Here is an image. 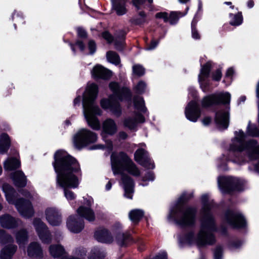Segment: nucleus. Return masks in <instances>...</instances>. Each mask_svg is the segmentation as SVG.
<instances>
[{
	"mask_svg": "<svg viewBox=\"0 0 259 259\" xmlns=\"http://www.w3.org/2000/svg\"><path fill=\"white\" fill-rule=\"evenodd\" d=\"M53 166L56 173L57 186L64 189L68 201L74 200L75 193L69 189L78 188L81 170L78 161L63 150L57 151L54 155Z\"/></svg>",
	"mask_w": 259,
	"mask_h": 259,
	"instance_id": "nucleus-1",
	"label": "nucleus"
},
{
	"mask_svg": "<svg viewBox=\"0 0 259 259\" xmlns=\"http://www.w3.org/2000/svg\"><path fill=\"white\" fill-rule=\"evenodd\" d=\"M201 202L202 208L201 211L200 230L197 235L193 232H190L185 238L187 243L196 244L198 246L211 244L215 242L214 236L211 233L214 227L213 218L210 212L212 200H209L208 194H204L201 196Z\"/></svg>",
	"mask_w": 259,
	"mask_h": 259,
	"instance_id": "nucleus-2",
	"label": "nucleus"
},
{
	"mask_svg": "<svg viewBox=\"0 0 259 259\" xmlns=\"http://www.w3.org/2000/svg\"><path fill=\"white\" fill-rule=\"evenodd\" d=\"M98 92L97 85L95 83H89L83 93L82 99L84 118L88 125L95 130H99L101 127L99 120L96 117L102 114L101 109L95 103Z\"/></svg>",
	"mask_w": 259,
	"mask_h": 259,
	"instance_id": "nucleus-3",
	"label": "nucleus"
},
{
	"mask_svg": "<svg viewBox=\"0 0 259 259\" xmlns=\"http://www.w3.org/2000/svg\"><path fill=\"white\" fill-rule=\"evenodd\" d=\"M109 88L113 92V95L108 99H102L100 104L103 109L109 110L115 115L118 116L121 112L119 101L130 97L131 92L127 88L120 89L118 84L115 82H111L109 84Z\"/></svg>",
	"mask_w": 259,
	"mask_h": 259,
	"instance_id": "nucleus-4",
	"label": "nucleus"
},
{
	"mask_svg": "<svg viewBox=\"0 0 259 259\" xmlns=\"http://www.w3.org/2000/svg\"><path fill=\"white\" fill-rule=\"evenodd\" d=\"M111 164L114 175L121 174L124 170L135 177L140 175L138 167L124 152L112 153L111 155Z\"/></svg>",
	"mask_w": 259,
	"mask_h": 259,
	"instance_id": "nucleus-5",
	"label": "nucleus"
},
{
	"mask_svg": "<svg viewBox=\"0 0 259 259\" xmlns=\"http://www.w3.org/2000/svg\"><path fill=\"white\" fill-rule=\"evenodd\" d=\"M3 190L5 193L7 201L10 204H14L22 216L25 218H29L33 215L34 210L29 200L21 199L15 201L16 192L9 184H4Z\"/></svg>",
	"mask_w": 259,
	"mask_h": 259,
	"instance_id": "nucleus-6",
	"label": "nucleus"
},
{
	"mask_svg": "<svg viewBox=\"0 0 259 259\" xmlns=\"http://www.w3.org/2000/svg\"><path fill=\"white\" fill-rule=\"evenodd\" d=\"M98 136L96 133L88 128H82L73 136V142L76 148L80 149L96 142Z\"/></svg>",
	"mask_w": 259,
	"mask_h": 259,
	"instance_id": "nucleus-7",
	"label": "nucleus"
},
{
	"mask_svg": "<svg viewBox=\"0 0 259 259\" xmlns=\"http://www.w3.org/2000/svg\"><path fill=\"white\" fill-rule=\"evenodd\" d=\"M117 125L115 121L112 119L109 118L105 120L102 123V132L101 136L106 142V147L109 150H112L113 145L110 141H106L107 136H112L117 132Z\"/></svg>",
	"mask_w": 259,
	"mask_h": 259,
	"instance_id": "nucleus-8",
	"label": "nucleus"
},
{
	"mask_svg": "<svg viewBox=\"0 0 259 259\" xmlns=\"http://www.w3.org/2000/svg\"><path fill=\"white\" fill-rule=\"evenodd\" d=\"M45 219L52 226H59L62 223V215L60 210L55 207H48L44 211Z\"/></svg>",
	"mask_w": 259,
	"mask_h": 259,
	"instance_id": "nucleus-9",
	"label": "nucleus"
},
{
	"mask_svg": "<svg viewBox=\"0 0 259 259\" xmlns=\"http://www.w3.org/2000/svg\"><path fill=\"white\" fill-rule=\"evenodd\" d=\"M247 225L244 216L238 211L228 210V226L234 229H244Z\"/></svg>",
	"mask_w": 259,
	"mask_h": 259,
	"instance_id": "nucleus-10",
	"label": "nucleus"
},
{
	"mask_svg": "<svg viewBox=\"0 0 259 259\" xmlns=\"http://www.w3.org/2000/svg\"><path fill=\"white\" fill-rule=\"evenodd\" d=\"M33 226L42 242L49 243L51 241V234L47 226L39 219H35Z\"/></svg>",
	"mask_w": 259,
	"mask_h": 259,
	"instance_id": "nucleus-11",
	"label": "nucleus"
},
{
	"mask_svg": "<svg viewBox=\"0 0 259 259\" xmlns=\"http://www.w3.org/2000/svg\"><path fill=\"white\" fill-rule=\"evenodd\" d=\"M246 136L242 131H239L236 133V138L237 140L238 146L237 149L241 151L246 149H250L253 154H257L259 155V146H255L256 142L254 141H250L247 145H244V141Z\"/></svg>",
	"mask_w": 259,
	"mask_h": 259,
	"instance_id": "nucleus-12",
	"label": "nucleus"
},
{
	"mask_svg": "<svg viewBox=\"0 0 259 259\" xmlns=\"http://www.w3.org/2000/svg\"><path fill=\"white\" fill-rule=\"evenodd\" d=\"M185 114L189 121L196 122L201 115V111L198 103L195 101L190 102L185 108Z\"/></svg>",
	"mask_w": 259,
	"mask_h": 259,
	"instance_id": "nucleus-13",
	"label": "nucleus"
},
{
	"mask_svg": "<svg viewBox=\"0 0 259 259\" xmlns=\"http://www.w3.org/2000/svg\"><path fill=\"white\" fill-rule=\"evenodd\" d=\"M135 160L142 166L153 169L154 164L153 161L149 158L147 151L143 148L138 149L135 153Z\"/></svg>",
	"mask_w": 259,
	"mask_h": 259,
	"instance_id": "nucleus-14",
	"label": "nucleus"
},
{
	"mask_svg": "<svg viewBox=\"0 0 259 259\" xmlns=\"http://www.w3.org/2000/svg\"><path fill=\"white\" fill-rule=\"evenodd\" d=\"M196 209L194 208H187L182 216L177 220V223L181 226H188L193 224L195 221Z\"/></svg>",
	"mask_w": 259,
	"mask_h": 259,
	"instance_id": "nucleus-15",
	"label": "nucleus"
},
{
	"mask_svg": "<svg viewBox=\"0 0 259 259\" xmlns=\"http://www.w3.org/2000/svg\"><path fill=\"white\" fill-rule=\"evenodd\" d=\"M6 239H7V242L1 250L0 256L1 259H11L16 252L17 247L11 243L13 239L10 236L7 235Z\"/></svg>",
	"mask_w": 259,
	"mask_h": 259,
	"instance_id": "nucleus-16",
	"label": "nucleus"
},
{
	"mask_svg": "<svg viewBox=\"0 0 259 259\" xmlns=\"http://www.w3.org/2000/svg\"><path fill=\"white\" fill-rule=\"evenodd\" d=\"M67 227L68 230L73 233H78L84 227L82 222L77 215H72L67 220Z\"/></svg>",
	"mask_w": 259,
	"mask_h": 259,
	"instance_id": "nucleus-17",
	"label": "nucleus"
},
{
	"mask_svg": "<svg viewBox=\"0 0 259 259\" xmlns=\"http://www.w3.org/2000/svg\"><path fill=\"white\" fill-rule=\"evenodd\" d=\"M243 190V183L237 179L228 178V195H235Z\"/></svg>",
	"mask_w": 259,
	"mask_h": 259,
	"instance_id": "nucleus-18",
	"label": "nucleus"
},
{
	"mask_svg": "<svg viewBox=\"0 0 259 259\" xmlns=\"http://www.w3.org/2000/svg\"><path fill=\"white\" fill-rule=\"evenodd\" d=\"M212 68V63L207 62L202 66L200 73L198 75V80L201 88L204 91H205V79L208 77L211 68Z\"/></svg>",
	"mask_w": 259,
	"mask_h": 259,
	"instance_id": "nucleus-19",
	"label": "nucleus"
},
{
	"mask_svg": "<svg viewBox=\"0 0 259 259\" xmlns=\"http://www.w3.org/2000/svg\"><path fill=\"white\" fill-rule=\"evenodd\" d=\"M92 75L96 78L108 79L112 76V72L102 66L97 65L93 68Z\"/></svg>",
	"mask_w": 259,
	"mask_h": 259,
	"instance_id": "nucleus-20",
	"label": "nucleus"
},
{
	"mask_svg": "<svg viewBox=\"0 0 259 259\" xmlns=\"http://www.w3.org/2000/svg\"><path fill=\"white\" fill-rule=\"evenodd\" d=\"M122 185L124 190L125 196L132 199L134 192V183L132 178L128 176H123L122 178Z\"/></svg>",
	"mask_w": 259,
	"mask_h": 259,
	"instance_id": "nucleus-21",
	"label": "nucleus"
},
{
	"mask_svg": "<svg viewBox=\"0 0 259 259\" xmlns=\"http://www.w3.org/2000/svg\"><path fill=\"white\" fill-rule=\"evenodd\" d=\"M215 122L218 128L222 131L227 127V111L225 110L219 111L215 116Z\"/></svg>",
	"mask_w": 259,
	"mask_h": 259,
	"instance_id": "nucleus-22",
	"label": "nucleus"
},
{
	"mask_svg": "<svg viewBox=\"0 0 259 259\" xmlns=\"http://www.w3.org/2000/svg\"><path fill=\"white\" fill-rule=\"evenodd\" d=\"M230 9L232 12H229L230 18V24L233 26H237L240 25L243 21L242 16L241 13L238 12L237 10L234 9L233 6H230Z\"/></svg>",
	"mask_w": 259,
	"mask_h": 259,
	"instance_id": "nucleus-23",
	"label": "nucleus"
},
{
	"mask_svg": "<svg viewBox=\"0 0 259 259\" xmlns=\"http://www.w3.org/2000/svg\"><path fill=\"white\" fill-rule=\"evenodd\" d=\"M77 213L78 215L85 219L89 221H92L95 219V217L94 212L88 206H80L77 210Z\"/></svg>",
	"mask_w": 259,
	"mask_h": 259,
	"instance_id": "nucleus-24",
	"label": "nucleus"
},
{
	"mask_svg": "<svg viewBox=\"0 0 259 259\" xmlns=\"http://www.w3.org/2000/svg\"><path fill=\"white\" fill-rule=\"evenodd\" d=\"M28 255L29 256L33 257H41L42 256V251L39 245L33 242L29 244L27 249Z\"/></svg>",
	"mask_w": 259,
	"mask_h": 259,
	"instance_id": "nucleus-25",
	"label": "nucleus"
},
{
	"mask_svg": "<svg viewBox=\"0 0 259 259\" xmlns=\"http://www.w3.org/2000/svg\"><path fill=\"white\" fill-rule=\"evenodd\" d=\"M144 117L141 114H137L136 115L135 119L126 118L124 120L123 123L125 126L130 129H134L138 123L144 122Z\"/></svg>",
	"mask_w": 259,
	"mask_h": 259,
	"instance_id": "nucleus-26",
	"label": "nucleus"
},
{
	"mask_svg": "<svg viewBox=\"0 0 259 259\" xmlns=\"http://www.w3.org/2000/svg\"><path fill=\"white\" fill-rule=\"evenodd\" d=\"M95 238L96 239L101 242L110 243L113 239L109 231L106 229H103L98 231L95 233Z\"/></svg>",
	"mask_w": 259,
	"mask_h": 259,
	"instance_id": "nucleus-27",
	"label": "nucleus"
},
{
	"mask_svg": "<svg viewBox=\"0 0 259 259\" xmlns=\"http://www.w3.org/2000/svg\"><path fill=\"white\" fill-rule=\"evenodd\" d=\"M0 223L2 226L6 228H12L18 225V222L9 215H4L1 217Z\"/></svg>",
	"mask_w": 259,
	"mask_h": 259,
	"instance_id": "nucleus-28",
	"label": "nucleus"
},
{
	"mask_svg": "<svg viewBox=\"0 0 259 259\" xmlns=\"http://www.w3.org/2000/svg\"><path fill=\"white\" fill-rule=\"evenodd\" d=\"M12 179L15 185L18 187H24L26 184V179L23 172L21 171H17L12 176Z\"/></svg>",
	"mask_w": 259,
	"mask_h": 259,
	"instance_id": "nucleus-29",
	"label": "nucleus"
},
{
	"mask_svg": "<svg viewBox=\"0 0 259 259\" xmlns=\"http://www.w3.org/2000/svg\"><path fill=\"white\" fill-rule=\"evenodd\" d=\"M10 139L8 134L3 133L0 136V153L4 154L10 146Z\"/></svg>",
	"mask_w": 259,
	"mask_h": 259,
	"instance_id": "nucleus-30",
	"label": "nucleus"
},
{
	"mask_svg": "<svg viewBox=\"0 0 259 259\" xmlns=\"http://www.w3.org/2000/svg\"><path fill=\"white\" fill-rule=\"evenodd\" d=\"M20 162L17 158H8L4 164V168L6 170H12L19 167Z\"/></svg>",
	"mask_w": 259,
	"mask_h": 259,
	"instance_id": "nucleus-31",
	"label": "nucleus"
},
{
	"mask_svg": "<svg viewBox=\"0 0 259 259\" xmlns=\"http://www.w3.org/2000/svg\"><path fill=\"white\" fill-rule=\"evenodd\" d=\"M113 9L118 15H122L126 13L123 4L124 0H112Z\"/></svg>",
	"mask_w": 259,
	"mask_h": 259,
	"instance_id": "nucleus-32",
	"label": "nucleus"
},
{
	"mask_svg": "<svg viewBox=\"0 0 259 259\" xmlns=\"http://www.w3.org/2000/svg\"><path fill=\"white\" fill-rule=\"evenodd\" d=\"M144 214L141 209H134L129 212V218L133 223H137L143 218Z\"/></svg>",
	"mask_w": 259,
	"mask_h": 259,
	"instance_id": "nucleus-33",
	"label": "nucleus"
},
{
	"mask_svg": "<svg viewBox=\"0 0 259 259\" xmlns=\"http://www.w3.org/2000/svg\"><path fill=\"white\" fill-rule=\"evenodd\" d=\"M51 255L54 257H57L61 255L64 252L62 246L59 245H51L49 248Z\"/></svg>",
	"mask_w": 259,
	"mask_h": 259,
	"instance_id": "nucleus-34",
	"label": "nucleus"
},
{
	"mask_svg": "<svg viewBox=\"0 0 259 259\" xmlns=\"http://www.w3.org/2000/svg\"><path fill=\"white\" fill-rule=\"evenodd\" d=\"M188 8H187V11H188ZM187 11H186L184 13H182L180 12H171L168 16V21L170 23V24H175L178 21L180 17H183L187 14Z\"/></svg>",
	"mask_w": 259,
	"mask_h": 259,
	"instance_id": "nucleus-35",
	"label": "nucleus"
},
{
	"mask_svg": "<svg viewBox=\"0 0 259 259\" xmlns=\"http://www.w3.org/2000/svg\"><path fill=\"white\" fill-rule=\"evenodd\" d=\"M134 106L136 110L145 113L146 112V108L145 106V103L143 99L141 97L135 98L134 100Z\"/></svg>",
	"mask_w": 259,
	"mask_h": 259,
	"instance_id": "nucleus-36",
	"label": "nucleus"
},
{
	"mask_svg": "<svg viewBox=\"0 0 259 259\" xmlns=\"http://www.w3.org/2000/svg\"><path fill=\"white\" fill-rule=\"evenodd\" d=\"M215 104H224L227 100V93L224 92L213 94Z\"/></svg>",
	"mask_w": 259,
	"mask_h": 259,
	"instance_id": "nucleus-37",
	"label": "nucleus"
},
{
	"mask_svg": "<svg viewBox=\"0 0 259 259\" xmlns=\"http://www.w3.org/2000/svg\"><path fill=\"white\" fill-rule=\"evenodd\" d=\"M16 239L20 247L23 245L27 240V235L26 231L21 230L18 232L16 235Z\"/></svg>",
	"mask_w": 259,
	"mask_h": 259,
	"instance_id": "nucleus-38",
	"label": "nucleus"
},
{
	"mask_svg": "<svg viewBox=\"0 0 259 259\" xmlns=\"http://www.w3.org/2000/svg\"><path fill=\"white\" fill-rule=\"evenodd\" d=\"M201 103L202 107L204 108L208 107L213 104H215L213 94L204 97Z\"/></svg>",
	"mask_w": 259,
	"mask_h": 259,
	"instance_id": "nucleus-39",
	"label": "nucleus"
},
{
	"mask_svg": "<svg viewBox=\"0 0 259 259\" xmlns=\"http://www.w3.org/2000/svg\"><path fill=\"white\" fill-rule=\"evenodd\" d=\"M107 59L109 62L111 63L117 65L120 62V59L118 55L114 52L109 51L107 53Z\"/></svg>",
	"mask_w": 259,
	"mask_h": 259,
	"instance_id": "nucleus-40",
	"label": "nucleus"
},
{
	"mask_svg": "<svg viewBox=\"0 0 259 259\" xmlns=\"http://www.w3.org/2000/svg\"><path fill=\"white\" fill-rule=\"evenodd\" d=\"M226 182L227 178L225 176H220L218 179V186L223 194H225L227 192Z\"/></svg>",
	"mask_w": 259,
	"mask_h": 259,
	"instance_id": "nucleus-41",
	"label": "nucleus"
},
{
	"mask_svg": "<svg viewBox=\"0 0 259 259\" xmlns=\"http://www.w3.org/2000/svg\"><path fill=\"white\" fill-rule=\"evenodd\" d=\"M153 0H133L134 5L138 9H141L144 7V5L146 2L148 4H151Z\"/></svg>",
	"mask_w": 259,
	"mask_h": 259,
	"instance_id": "nucleus-42",
	"label": "nucleus"
},
{
	"mask_svg": "<svg viewBox=\"0 0 259 259\" xmlns=\"http://www.w3.org/2000/svg\"><path fill=\"white\" fill-rule=\"evenodd\" d=\"M133 71L134 74L141 76L144 74L145 69L141 65H135L133 67Z\"/></svg>",
	"mask_w": 259,
	"mask_h": 259,
	"instance_id": "nucleus-43",
	"label": "nucleus"
},
{
	"mask_svg": "<svg viewBox=\"0 0 259 259\" xmlns=\"http://www.w3.org/2000/svg\"><path fill=\"white\" fill-rule=\"evenodd\" d=\"M227 161V157L225 154H223L217 159L218 166L219 169L225 168Z\"/></svg>",
	"mask_w": 259,
	"mask_h": 259,
	"instance_id": "nucleus-44",
	"label": "nucleus"
},
{
	"mask_svg": "<svg viewBox=\"0 0 259 259\" xmlns=\"http://www.w3.org/2000/svg\"><path fill=\"white\" fill-rule=\"evenodd\" d=\"M196 23H197V22L195 21V19H194L193 20V21L192 22V24H191L192 36L194 39H198L200 38V36L195 28V26L196 25Z\"/></svg>",
	"mask_w": 259,
	"mask_h": 259,
	"instance_id": "nucleus-45",
	"label": "nucleus"
},
{
	"mask_svg": "<svg viewBox=\"0 0 259 259\" xmlns=\"http://www.w3.org/2000/svg\"><path fill=\"white\" fill-rule=\"evenodd\" d=\"M146 88V83L142 81H139L135 87L136 92L137 93L141 94L144 92Z\"/></svg>",
	"mask_w": 259,
	"mask_h": 259,
	"instance_id": "nucleus-46",
	"label": "nucleus"
},
{
	"mask_svg": "<svg viewBox=\"0 0 259 259\" xmlns=\"http://www.w3.org/2000/svg\"><path fill=\"white\" fill-rule=\"evenodd\" d=\"M247 134L249 135L252 136H259V131L257 128L255 127H252L250 125V123L248 124L247 128Z\"/></svg>",
	"mask_w": 259,
	"mask_h": 259,
	"instance_id": "nucleus-47",
	"label": "nucleus"
},
{
	"mask_svg": "<svg viewBox=\"0 0 259 259\" xmlns=\"http://www.w3.org/2000/svg\"><path fill=\"white\" fill-rule=\"evenodd\" d=\"M88 49L90 54H93L96 51L97 47L95 42L93 40H90L88 42Z\"/></svg>",
	"mask_w": 259,
	"mask_h": 259,
	"instance_id": "nucleus-48",
	"label": "nucleus"
},
{
	"mask_svg": "<svg viewBox=\"0 0 259 259\" xmlns=\"http://www.w3.org/2000/svg\"><path fill=\"white\" fill-rule=\"evenodd\" d=\"M222 71L220 69H217L212 73V79L215 81H219L222 77Z\"/></svg>",
	"mask_w": 259,
	"mask_h": 259,
	"instance_id": "nucleus-49",
	"label": "nucleus"
},
{
	"mask_svg": "<svg viewBox=\"0 0 259 259\" xmlns=\"http://www.w3.org/2000/svg\"><path fill=\"white\" fill-rule=\"evenodd\" d=\"M168 16L169 15L166 12H159L157 13L155 17L156 18L162 19L165 22L168 21Z\"/></svg>",
	"mask_w": 259,
	"mask_h": 259,
	"instance_id": "nucleus-50",
	"label": "nucleus"
},
{
	"mask_svg": "<svg viewBox=\"0 0 259 259\" xmlns=\"http://www.w3.org/2000/svg\"><path fill=\"white\" fill-rule=\"evenodd\" d=\"M115 46L117 49H120L121 48V46L124 44V37L122 36V37L117 39L116 38L114 40Z\"/></svg>",
	"mask_w": 259,
	"mask_h": 259,
	"instance_id": "nucleus-51",
	"label": "nucleus"
},
{
	"mask_svg": "<svg viewBox=\"0 0 259 259\" xmlns=\"http://www.w3.org/2000/svg\"><path fill=\"white\" fill-rule=\"evenodd\" d=\"M145 14L141 12L139 13L138 18L135 20V23L138 24H140L144 23L145 21Z\"/></svg>",
	"mask_w": 259,
	"mask_h": 259,
	"instance_id": "nucleus-52",
	"label": "nucleus"
},
{
	"mask_svg": "<svg viewBox=\"0 0 259 259\" xmlns=\"http://www.w3.org/2000/svg\"><path fill=\"white\" fill-rule=\"evenodd\" d=\"M154 179V174L151 172L149 171L148 172L145 176L143 178V181L144 182H149V181H152Z\"/></svg>",
	"mask_w": 259,
	"mask_h": 259,
	"instance_id": "nucleus-53",
	"label": "nucleus"
},
{
	"mask_svg": "<svg viewBox=\"0 0 259 259\" xmlns=\"http://www.w3.org/2000/svg\"><path fill=\"white\" fill-rule=\"evenodd\" d=\"M102 36L109 43L111 42L113 40V37L108 32H103Z\"/></svg>",
	"mask_w": 259,
	"mask_h": 259,
	"instance_id": "nucleus-54",
	"label": "nucleus"
},
{
	"mask_svg": "<svg viewBox=\"0 0 259 259\" xmlns=\"http://www.w3.org/2000/svg\"><path fill=\"white\" fill-rule=\"evenodd\" d=\"M149 259H167V257L166 252L163 251L158 253L155 257L149 258Z\"/></svg>",
	"mask_w": 259,
	"mask_h": 259,
	"instance_id": "nucleus-55",
	"label": "nucleus"
},
{
	"mask_svg": "<svg viewBox=\"0 0 259 259\" xmlns=\"http://www.w3.org/2000/svg\"><path fill=\"white\" fill-rule=\"evenodd\" d=\"M159 41L157 40H153L151 41L150 44L147 47L146 50H152L155 49L157 45L158 44Z\"/></svg>",
	"mask_w": 259,
	"mask_h": 259,
	"instance_id": "nucleus-56",
	"label": "nucleus"
},
{
	"mask_svg": "<svg viewBox=\"0 0 259 259\" xmlns=\"http://www.w3.org/2000/svg\"><path fill=\"white\" fill-rule=\"evenodd\" d=\"M211 121V118L208 116L205 117L202 120V123L205 126H207V125H209Z\"/></svg>",
	"mask_w": 259,
	"mask_h": 259,
	"instance_id": "nucleus-57",
	"label": "nucleus"
},
{
	"mask_svg": "<svg viewBox=\"0 0 259 259\" xmlns=\"http://www.w3.org/2000/svg\"><path fill=\"white\" fill-rule=\"evenodd\" d=\"M77 33L78 36L81 37H85L87 36L85 31L82 28H78Z\"/></svg>",
	"mask_w": 259,
	"mask_h": 259,
	"instance_id": "nucleus-58",
	"label": "nucleus"
},
{
	"mask_svg": "<svg viewBox=\"0 0 259 259\" xmlns=\"http://www.w3.org/2000/svg\"><path fill=\"white\" fill-rule=\"evenodd\" d=\"M75 45L79 48L80 51H83L84 50L85 47L81 41L79 40L77 41L76 42Z\"/></svg>",
	"mask_w": 259,
	"mask_h": 259,
	"instance_id": "nucleus-59",
	"label": "nucleus"
},
{
	"mask_svg": "<svg viewBox=\"0 0 259 259\" xmlns=\"http://www.w3.org/2000/svg\"><path fill=\"white\" fill-rule=\"evenodd\" d=\"M214 259H222V253L221 251H217L215 252Z\"/></svg>",
	"mask_w": 259,
	"mask_h": 259,
	"instance_id": "nucleus-60",
	"label": "nucleus"
},
{
	"mask_svg": "<svg viewBox=\"0 0 259 259\" xmlns=\"http://www.w3.org/2000/svg\"><path fill=\"white\" fill-rule=\"evenodd\" d=\"M176 211L174 210H171L168 216L169 219H174L176 217Z\"/></svg>",
	"mask_w": 259,
	"mask_h": 259,
	"instance_id": "nucleus-61",
	"label": "nucleus"
},
{
	"mask_svg": "<svg viewBox=\"0 0 259 259\" xmlns=\"http://www.w3.org/2000/svg\"><path fill=\"white\" fill-rule=\"evenodd\" d=\"M81 101V98L80 96H78L76 97L74 100L73 102V104L74 106H76L77 105H79Z\"/></svg>",
	"mask_w": 259,
	"mask_h": 259,
	"instance_id": "nucleus-62",
	"label": "nucleus"
},
{
	"mask_svg": "<svg viewBox=\"0 0 259 259\" xmlns=\"http://www.w3.org/2000/svg\"><path fill=\"white\" fill-rule=\"evenodd\" d=\"M234 73V69L232 68H230L228 70V77L232 76Z\"/></svg>",
	"mask_w": 259,
	"mask_h": 259,
	"instance_id": "nucleus-63",
	"label": "nucleus"
},
{
	"mask_svg": "<svg viewBox=\"0 0 259 259\" xmlns=\"http://www.w3.org/2000/svg\"><path fill=\"white\" fill-rule=\"evenodd\" d=\"M119 138L122 139H124L127 137V134L124 132H120L119 134Z\"/></svg>",
	"mask_w": 259,
	"mask_h": 259,
	"instance_id": "nucleus-64",
	"label": "nucleus"
}]
</instances>
